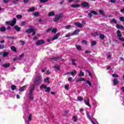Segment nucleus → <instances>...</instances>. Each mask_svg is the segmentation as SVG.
<instances>
[{
    "label": "nucleus",
    "instance_id": "nucleus-1",
    "mask_svg": "<svg viewBox=\"0 0 124 124\" xmlns=\"http://www.w3.org/2000/svg\"><path fill=\"white\" fill-rule=\"evenodd\" d=\"M34 88H35V85L34 84H32L30 87L29 90L28 96L29 99L31 100H32V99H33V90H34Z\"/></svg>",
    "mask_w": 124,
    "mask_h": 124
},
{
    "label": "nucleus",
    "instance_id": "nucleus-2",
    "mask_svg": "<svg viewBox=\"0 0 124 124\" xmlns=\"http://www.w3.org/2000/svg\"><path fill=\"white\" fill-rule=\"evenodd\" d=\"M42 81H43V79L42 78V77L41 76L37 77L34 81L35 85H39L41 83H42Z\"/></svg>",
    "mask_w": 124,
    "mask_h": 124
},
{
    "label": "nucleus",
    "instance_id": "nucleus-3",
    "mask_svg": "<svg viewBox=\"0 0 124 124\" xmlns=\"http://www.w3.org/2000/svg\"><path fill=\"white\" fill-rule=\"evenodd\" d=\"M17 22L16 18H14L13 20L8 21L5 22L6 25H10L12 27L15 26V24Z\"/></svg>",
    "mask_w": 124,
    "mask_h": 124
},
{
    "label": "nucleus",
    "instance_id": "nucleus-4",
    "mask_svg": "<svg viewBox=\"0 0 124 124\" xmlns=\"http://www.w3.org/2000/svg\"><path fill=\"white\" fill-rule=\"evenodd\" d=\"M117 36L118 37V39L119 40H121V41L124 42V38L122 37V32H121V31L118 30L117 31Z\"/></svg>",
    "mask_w": 124,
    "mask_h": 124
},
{
    "label": "nucleus",
    "instance_id": "nucleus-5",
    "mask_svg": "<svg viewBox=\"0 0 124 124\" xmlns=\"http://www.w3.org/2000/svg\"><path fill=\"white\" fill-rule=\"evenodd\" d=\"M62 14L60 13L59 15H56L54 19V22H57L62 18Z\"/></svg>",
    "mask_w": 124,
    "mask_h": 124
},
{
    "label": "nucleus",
    "instance_id": "nucleus-6",
    "mask_svg": "<svg viewBox=\"0 0 124 124\" xmlns=\"http://www.w3.org/2000/svg\"><path fill=\"white\" fill-rule=\"evenodd\" d=\"M27 33H32V35H35V31H34V29H28L27 30H26V31Z\"/></svg>",
    "mask_w": 124,
    "mask_h": 124
},
{
    "label": "nucleus",
    "instance_id": "nucleus-7",
    "mask_svg": "<svg viewBox=\"0 0 124 124\" xmlns=\"http://www.w3.org/2000/svg\"><path fill=\"white\" fill-rule=\"evenodd\" d=\"M81 5L83 7H87V8H90V5L89 4V3H88L87 2H81Z\"/></svg>",
    "mask_w": 124,
    "mask_h": 124
},
{
    "label": "nucleus",
    "instance_id": "nucleus-8",
    "mask_svg": "<svg viewBox=\"0 0 124 124\" xmlns=\"http://www.w3.org/2000/svg\"><path fill=\"white\" fill-rule=\"evenodd\" d=\"M45 43V41L43 40H39L37 41L36 42V44L38 46V45H41L42 44H44Z\"/></svg>",
    "mask_w": 124,
    "mask_h": 124
},
{
    "label": "nucleus",
    "instance_id": "nucleus-9",
    "mask_svg": "<svg viewBox=\"0 0 124 124\" xmlns=\"http://www.w3.org/2000/svg\"><path fill=\"white\" fill-rule=\"evenodd\" d=\"M74 24L75 25V26H77V27H78V28H82L83 27V24H82L79 22H75L74 23Z\"/></svg>",
    "mask_w": 124,
    "mask_h": 124
},
{
    "label": "nucleus",
    "instance_id": "nucleus-10",
    "mask_svg": "<svg viewBox=\"0 0 124 124\" xmlns=\"http://www.w3.org/2000/svg\"><path fill=\"white\" fill-rule=\"evenodd\" d=\"M60 36V33H57L53 38H52V41H54V40H56V39H58L59 38V37Z\"/></svg>",
    "mask_w": 124,
    "mask_h": 124
},
{
    "label": "nucleus",
    "instance_id": "nucleus-11",
    "mask_svg": "<svg viewBox=\"0 0 124 124\" xmlns=\"http://www.w3.org/2000/svg\"><path fill=\"white\" fill-rule=\"evenodd\" d=\"M59 60H62V58L58 57H55L51 59L52 62H56L57 61H59Z\"/></svg>",
    "mask_w": 124,
    "mask_h": 124
},
{
    "label": "nucleus",
    "instance_id": "nucleus-12",
    "mask_svg": "<svg viewBox=\"0 0 124 124\" xmlns=\"http://www.w3.org/2000/svg\"><path fill=\"white\" fill-rule=\"evenodd\" d=\"M83 76H85V73L83 72L82 70L79 71V73L78 75V77H82Z\"/></svg>",
    "mask_w": 124,
    "mask_h": 124
},
{
    "label": "nucleus",
    "instance_id": "nucleus-13",
    "mask_svg": "<svg viewBox=\"0 0 124 124\" xmlns=\"http://www.w3.org/2000/svg\"><path fill=\"white\" fill-rule=\"evenodd\" d=\"M71 7H72L73 8H78V7H80V4H72Z\"/></svg>",
    "mask_w": 124,
    "mask_h": 124
},
{
    "label": "nucleus",
    "instance_id": "nucleus-14",
    "mask_svg": "<svg viewBox=\"0 0 124 124\" xmlns=\"http://www.w3.org/2000/svg\"><path fill=\"white\" fill-rule=\"evenodd\" d=\"M79 31H80V30L77 29L71 34V35H75L77 34L78 32H79Z\"/></svg>",
    "mask_w": 124,
    "mask_h": 124
},
{
    "label": "nucleus",
    "instance_id": "nucleus-15",
    "mask_svg": "<svg viewBox=\"0 0 124 124\" xmlns=\"http://www.w3.org/2000/svg\"><path fill=\"white\" fill-rule=\"evenodd\" d=\"M84 103L86 104V105H87V106H91V105L90 104V99H88L87 100H85Z\"/></svg>",
    "mask_w": 124,
    "mask_h": 124
},
{
    "label": "nucleus",
    "instance_id": "nucleus-16",
    "mask_svg": "<svg viewBox=\"0 0 124 124\" xmlns=\"http://www.w3.org/2000/svg\"><path fill=\"white\" fill-rule=\"evenodd\" d=\"M32 119V116L31 115V114H30L29 115V119L27 121V123H26V124H29V122H31V121Z\"/></svg>",
    "mask_w": 124,
    "mask_h": 124
},
{
    "label": "nucleus",
    "instance_id": "nucleus-17",
    "mask_svg": "<svg viewBox=\"0 0 124 124\" xmlns=\"http://www.w3.org/2000/svg\"><path fill=\"white\" fill-rule=\"evenodd\" d=\"M93 107H94L95 108H96V107H97V102H96L95 100L93 101Z\"/></svg>",
    "mask_w": 124,
    "mask_h": 124
},
{
    "label": "nucleus",
    "instance_id": "nucleus-18",
    "mask_svg": "<svg viewBox=\"0 0 124 124\" xmlns=\"http://www.w3.org/2000/svg\"><path fill=\"white\" fill-rule=\"evenodd\" d=\"M11 49L12 51H13V52H17V48H16V47L13 46H11Z\"/></svg>",
    "mask_w": 124,
    "mask_h": 124
},
{
    "label": "nucleus",
    "instance_id": "nucleus-19",
    "mask_svg": "<svg viewBox=\"0 0 124 124\" xmlns=\"http://www.w3.org/2000/svg\"><path fill=\"white\" fill-rule=\"evenodd\" d=\"M14 29L16 30V31H21V28L18 27L17 26H15L14 27Z\"/></svg>",
    "mask_w": 124,
    "mask_h": 124
},
{
    "label": "nucleus",
    "instance_id": "nucleus-20",
    "mask_svg": "<svg viewBox=\"0 0 124 124\" xmlns=\"http://www.w3.org/2000/svg\"><path fill=\"white\" fill-rule=\"evenodd\" d=\"M9 55V53L8 52H4L3 53V57L4 58H5L6 57H7V56H8Z\"/></svg>",
    "mask_w": 124,
    "mask_h": 124
},
{
    "label": "nucleus",
    "instance_id": "nucleus-21",
    "mask_svg": "<svg viewBox=\"0 0 124 124\" xmlns=\"http://www.w3.org/2000/svg\"><path fill=\"white\" fill-rule=\"evenodd\" d=\"M40 89H47V85H45L44 84H42L41 86L40 87Z\"/></svg>",
    "mask_w": 124,
    "mask_h": 124
},
{
    "label": "nucleus",
    "instance_id": "nucleus-22",
    "mask_svg": "<svg viewBox=\"0 0 124 124\" xmlns=\"http://www.w3.org/2000/svg\"><path fill=\"white\" fill-rule=\"evenodd\" d=\"M71 74L72 76H73V77H74L75 75L77 74V71H74L71 72Z\"/></svg>",
    "mask_w": 124,
    "mask_h": 124
},
{
    "label": "nucleus",
    "instance_id": "nucleus-23",
    "mask_svg": "<svg viewBox=\"0 0 124 124\" xmlns=\"http://www.w3.org/2000/svg\"><path fill=\"white\" fill-rule=\"evenodd\" d=\"M0 30L2 32L5 31L6 30V28H5V27L3 26L0 28Z\"/></svg>",
    "mask_w": 124,
    "mask_h": 124
},
{
    "label": "nucleus",
    "instance_id": "nucleus-24",
    "mask_svg": "<svg viewBox=\"0 0 124 124\" xmlns=\"http://www.w3.org/2000/svg\"><path fill=\"white\" fill-rule=\"evenodd\" d=\"M119 81H118V80L117 79V78H114L113 80V84L114 85V86H116V85H117V84H118V82Z\"/></svg>",
    "mask_w": 124,
    "mask_h": 124
},
{
    "label": "nucleus",
    "instance_id": "nucleus-25",
    "mask_svg": "<svg viewBox=\"0 0 124 124\" xmlns=\"http://www.w3.org/2000/svg\"><path fill=\"white\" fill-rule=\"evenodd\" d=\"M49 80V78H46L44 81L45 83H50V81Z\"/></svg>",
    "mask_w": 124,
    "mask_h": 124
},
{
    "label": "nucleus",
    "instance_id": "nucleus-26",
    "mask_svg": "<svg viewBox=\"0 0 124 124\" xmlns=\"http://www.w3.org/2000/svg\"><path fill=\"white\" fill-rule=\"evenodd\" d=\"M25 88H26V86H22L19 89V92H24V90H25Z\"/></svg>",
    "mask_w": 124,
    "mask_h": 124
},
{
    "label": "nucleus",
    "instance_id": "nucleus-27",
    "mask_svg": "<svg viewBox=\"0 0 124 124\" xmlns=\"http://www.w3.org/2000/svg\"><path fill=\"white\" fill-rule=\"evenodd\" d=\"M3 67H9V66H10V63H5V64H4L3 65Z\"/></svg>",
    "mask_w": 124,
    "mask_h": 124
},
{
    "label": "nucleus",
    "instance_id": "nucleus-28",
    "mask_svg": "<svg viewBox=\"0 0 124 124\" xmlns=\"http://www.w3.org/2000/svg\"><path fill=\"white\" fill-rule=\"evenodd\" d=\"M55 16V12H49L48 13V16Z\"/></svg>",
    "mask_w": 124,
    "mask_h": 124
},
{
    "label": "nucleus",
    "instance_id": "nucleus-29",
    "mask_svg": "<svg viewBox=\"0 0 124 124\" xmlns=\"http://www.w3.org/2000/svg\"><path fill=\"white\" fill-rule=\"evenodd\" d=\"M99 36L101 39H104V37H105V36L103 34H99Z\"/></svg>",
    "mask_w": 124,
    "mask_h": 124
},
{
    "label": "nucleus",
    "instance_id": "nucleus-30",
    "mask_svg": "<svg viewBox=\"0 0 124 124\" xmlns=\"http://www.w3.org/2000/svg\"><path fill=\"white\" fill-rule=\"evenodd\" d=\"M117 28L119 30H122V29H124V26H122L120 25H117Z\"/></svg>",
    "mask_w": 124,
    "mask_h": 124
},
{
    "label": "nucleus",
    "instance_id": "nucleus-31",
    "mask_svg": "<svg viewBox=\"0 0 124 124\" xmlns=\"http://www.w3.org/2000/svg\"><path fill=\"white\" fill-rule=\"evenodd\" d=\"M99 12L100 14H101V15H103V16H105V15L104 14V12L103 10H99Z\"/></svg>",
    "mask_w": 124,
    "mask_h": 124
},
{
    "label": "nucleus",
    "instance_id": "nucleus-32",
    "mask_svg": "<svg viewBox=\"0 0 124 124\" xmlns=\"http://www.w3.org/2000/svg\"><path fill=\"white\" fill-rule=\"evenodd\" d=\"M46 90L45 91L46 93H49V92L51 91V88H50V87H46Z\"/></svg>",
    "mask_w": 124,
    "mask_h": 124
},
{
    "label": "nucleus",
    "instance_id": "nucleus-33",
    "mask_svg": "<svg viewBox=\"0 0 124 124\" xmlns=\"http://www.w3.org/2000/svg\"><path fill=\"white\" fill-rule=\"evenodd\" d=\"M54 68L56 69H57V70H60V66H59L58 65H55L54 66Z\"/></svg>",
    "mask_w": 124,
    "mask_h": 124
},
{
    "label": "nucleus",
    "instance_id": "nucleus-34",
    "mask_svg": "<svg viewBox=\"0 0 124 124\" xmlns=\"http://www.w3.org/2000/svg\"><path fill=\"white\" fill-rule=\"evenodd\" d=\"M16 86L14 85H12L11 86V89L13 91H14V90H16Z\"/></svg>",
    "mask_w": 124,
    "mask_h": 124
},
{
    "label": "nucleus",
    "instance_id": "nucleus-35",
    "mask_svg": "<svg viewBox=\"0 0 124 124\" xmlns=\"http://www.w3.org/2000/svg\"><path fill=\"white\" fill-rule=\"evenodd\" d=\"M76 47L78 49V50H82V48H81V46H80L76 45Z\"/></svg>",
    "mask_w": 124,
    "mask_h": 124
},
{
    "label": "nucleus",
    "instance_id": "nucleus-36",
    "mask_svg": "<svg viewBox=\"0 0 124 124\" xmlns=\"http://www.w3.org/2000/svg\"><path fill=\"white\" fill-rule=\"evenodd\" d=\"M38 15H39V13H38V12H35L33 13L34 16H36V17H37V16H38Z\"/></svg>",
    "mask_w": 124,
    "mask_h": 124
},
{
    "label": "nucleus",
    "instance_id": "nucleus-37",
    "mask_svg": "<svg viewBox=\"0 0 124 124\" xmlns=\"http://www.w3.org/2000/svg\"><path fill=\"white\" fill-rule=\"evenodd\" d=\"M22 16L21 15H18L16 16V18L17 19H22Z\"/></svg>",
    "mask_w": 124,
    "mask_h": 124
},
{
    "label": "nucleus",
    "instance_id": "nucleus-38",
    "mask_svg": "<svg viewBox=\"0 0 124 124\" xmlns=\"http://www.w3.org/2000/svg\"><path fill=\"white\" fill-rule=\"evenodd\" d=\"M77 99L78 101H82L84 100V99L82 97H78Z\"/></svg>",
    "mask_w": 124,
    "mask_h": 124
},
{
    "label": "nucleus",
    "instance_id": "nucleus-39",
    "mask_svg": "<svg viewBox=\"0 0 124 124\" xmlns=\"http://www.w3.org/2000/svg\"><path fill=\"white\" fill-rule=\"evenodd\" d=\"M75 62H76V60L75 59H72V62L73 65H76V63H75Z\"/></svg>",
    "mask_w": 124,
    "mask_h": 124
},
{
    "label": "nucleus",
    "instance_id": "nucleus-40",
    "mask_svg": "<svg viewBox=\"0 0 124 124\" xmlns=\"http://www.w3.org/2000/svg\"><path fill=\"white\" fill-rule=\"evenodd\" d=\"M109 2H111V3H116L117 2V0H110Z\"/></svg>",
    "mask_w": 124,
    "mask_h": 124
},
{
    "label": "nucleus",
    "instance_id": "nucleus-41",
    "mask_svg": "<svg viewBox=\"0 0 124 124\" xmlns=\"http://www.w3.org/2000/svg\"><path fill=\"white\" fill-rule=\"evenodd\" d=\"M86 83L88 84L90 86V87H92V83H91V81H90V80H87Z\"/></svg>",
    "mask_w": 124,
    "mask_h": 124
},
{
    "label": "nucleus",
    "instance_id": "nucleus-42",
    "mask_svg": "<svg viewBox=\"0 0 124 124\" xmlns=\"http://www.w3.org/2000/svg\"><path fill=\"white\" fill-rule=\"evenodd\" d=\"M29 12H32V11H34V7H32L29 10Z\"/></svg>",
    "mask_w": 124,
    "mask_h": 124
},
{
    "label": "nucleus",
    "instance_id": "nucleus-43",
    "mask_svg": "<svg viewBox=\"0 0 124 124\" xmlns=\"http://www.w3.org/2000/svg\"><path fill=\"white\" fill-rule=\"evenodd\" d=\"M119 20L121 21V22H124V17L121 16L119 17Z\"/></svg>",
    "mask_w": 124,
    "mask_h": 124
},
{
    "label": "nucleus",
    "instance_id": "nucleus-44",
    "mask_svg": "<svg viewBox=\"0 0 124 124\" xmlns=\"http://www.w3.org/2000/svg\"><path fill=\"white\" fill-rule=\"evenodd\" d=\"M19 0H14L13 2L14 4H16V3H17Z\"/></svg>",
    "mask_w": 124,
    "mask_h": 124
},
{
    "label": "nucleus",
    "instance_id": "nucleus-45",
    "mask_svg": "<svg viewBox=\"0 0 124 124\" xmlns=\"http://www.w3.org/2000/svg\"><path fill=\"white\" fill-rule=\"evenodd\" d=\"M71 28V25H67L65 26V29L66 30H69Z\"/></svg>",
    "mask_w": 124,
    "mask_h": 124
},
{
    "label": "nucleus",
    "instance_id": "nucleus-46",
    "mask_svg": "<svg viewBox=\"0 0 124 124\" xmlns=\"http://www.w3.org/2000/svg\"><path fill=\"white\" fill-rule=\"evenodd\" d=\"M56 32H57V29H56V28H54L52 30V32L53 33H56Z\"/></svg>",
    "mask_w": 124,
    "mask_h": 124
},
{
    "label": "nucleus",
    "instance_id": "nucleus-47",
    "mask_svg": "<svg viewBox=\"0 0 124 124\" xmlns=\"http://www.w3.org/2000/svg\"><path fill=\"white\" fill-rule=\"evenodd\" d=\"M91 13L94 14V15H97V13L95 12L94 11H91Z\"/></svg>",
    "mask_w": 124,
    "mask_h": 124
},
{
    "label": "nucleus",
    "instance_id": "nucleus-48",
    "mask_svg": "<svg viewBox=\"0 0 124 124\" xmlns=\"http://www.w3.org/2000/svg\"><path fill=\"white\" fill-rule=\"evenodd\" d=\"M5 48V46L3 45H0V49H4Z\"/></svg>",
    "mask_w": 124,
    "mask_h": 124
},
{
    "label": "nucleus",
    "instance_id": "nucleus-49",
    "mask_svg": "<svg viewBox=\"0 0 124 124\" xmlns=\"http://www.w3.org/2000/svg\"><path fill=\"white\" fill-rule=\"evenodd\" d=\"M112 77H114L115 78L119 77V75L117 74H112Z\"/></svg>",
    "mask_w": 124,
    "mask_h": 124
},
{
    "label": "nucleus",
    "instance_id": "nucleus-50",
    "mask_svg": "<svg viewBox=\"0 0 124 124\" xmlns=\"http://www.w3.org/2000/svg\"><path fill=\"white\" fill-rule=\"evenodd\" d=\"M78 80H79V82L81 81H86L85 78H80Z\"/></svg>",
    "mask_w": 124,
    "mask_h": 124
},
{
    "label": "nucleus",
    "instance_id": "nucleus-51",
    "mask_svg": "<svg viewBox=\"0 0 124 124\" xmlns=\"http://www.w3.org/2000/svg\"><path fill=\"white\" fill-rule=\"evenodd\" d=\"M96 45V42L93 41L92 42V45L94 46Z\"/></svg>",
    "mask_w": 124,
    "mask_h": 124
},
{
    "label": "nucleus",
    "instance_id": "nucleus-52",
    "mask_svg": "<svg viewBox=\"0 0 124 124\" xmlns=\"http://www.w3.org/2000/svg\"><path fill=\"white\" fill-rule=\"evenodd\" d=\"M70 36H71V34H70V33H69L65 35V37H69Z\"/></svg>",
    "mask_w": 124,
    "mask_h": 124
},
{
    "label": "nucleus",
    "instance_id": "nucleus-53",
    "mask_svg": "<svg viewBox=\"0 0 124 124\" xmlns=\"http://www.w3.org/2000/svg\"><path fill=\"white\" fill-rule=\"evenodd\" d=\"M40 2H46V1H48V0H40Z\"/></svg>",
    "mask_w": 124,
    "mask_h": 124
},
{
    "label": "nucleus",
    "instance_id": "nucleus-54",
    "mask_svg": "<svg viewBox=\"0 0 124 124\" xmlns=\"http://www.w3.org/2000/svg\"><path fill=\"white\" fill-rule=\"evenodd\" d=\"M112 22H113V23H114V24H117V20H116V19H112Z\"/></svg>",
    "mask_w": 124,
    "mask_h": 124
},
{
    "label": "nucleus",
    "instance_id": "nucleus-55",
    "mask_svg": "<svg viewBox=\"0 0 124 124\" xmlns=\"http://www.w3.org/2000/svg\"><path fill=\"white\" fill-rule=\"evenodd\" d=\"M73 119H74V122H77V118H76V116H73Z\"/></svg>",
    "mask_w": 124,
    "mask_h": 124
},
{
    "label": "nucleus",
    "instance_id": "nucleus-56",
    "mask_svg": "<svg viewBox=\"0 0 124 124\" xmlns=\"http://www.w3.org/2000/svg\"><path fill=\"white\" fill-rule=\"evenodd\" d=\"M87 118L89 119V120H91V116L90 115V114H89V113H87Z\"/></svg>",
    "mask_w": 124,
    "mask_h": 124
},
{
    "label": "nucleus",
    "instance_id": "nucleus-57",
    "mask_svg": "<svg viewBox=\"0 0 124 124\" xmlns=\"http://www.w3.org/2000/svg\"><path fill=\"white\" fill-rule=\"evenodd\" d=\"M7 38L10 39H15L16 38L14 37H7Z\"/></svg>",
    "mask_w": 124,
    "mask_h": 124
},
{
    "label": "nucleus",
    "instance_id": "nucleus-58",
    "mask_svg": "<svg viewBox=\"0 0 124 124\" xmlns=\"http://www.w3.org/2000/svg\"><path fill=\"white\" fill-rule=\"evenodd\" d=\"M3 1H4L5 3H8V2H9V0H3Z\"/></svg>",
    "mask_w": 124,
    "mask_h": 124
},
{
    "label": "nucleus",
    "instance_id": "nucleus-59",
    "mask_svg": "<svg viewBox=\"0 0 124 124\" xmlns=\"http://www.w3.org/2000/svg\"><path fill=\"white\" fill-rule=\"evenodd\" d=\"M85 54H90L91 53V51H90L89 50H86L85 52Z\"/></svg>",
    "mask_w": 124,
    "mask_h": 124
},
{
    "label": "nucleus",
    "instance_id": "nucleus-60",
    "mask_svg": "<svg viewBox=\"0 0 124 124\" xmlns=\"http://www.w3.org/2000/svg\"><path fill=\"white\" fill-rule=\"evenodd\" d=\"M82 43L83 44H87V41H86V40H83V41H82Z\"/></svg>",
    "mask_w": 124,
    "mask_h": 124
},
{
    "label": "nucleus",
    "instance_id": "nucleus-61",
    "mask_svg": "<svg viewBox=\"0 0 124 124\" xmlns=\"http://www.w3.org/2000/svg\"><path fill=\"white\" fill-rule=\"evenodd\" d=\"M88 16L89 17H90V18H91V17L93 16V15H92V13H89L88 14Z\"/></svg>",
    "mask_w": 124,
    "mask_h": 124
},
{
    "label": "nucleus",
    "instance_id": "nucleus-62",
    "mask_svg": "<svg viewBox=\"0 0 124 124\" xmlns=\"http://www.w3.org/2000/svg\"><path fill=\"white\" fill-rule=\"evenodd\" d=\"M52 31V28H51L48 29L46 31V32H49V31Z\"/></svg>",
    "mask_w": 124,
    "mask_h": 124
},
{
    "label": "nucleus",
    "instance_id": "nucleus-63",
    "mask_svg": "<svg viewBox=\"0 0 124 124\" xmlns=\"http://www.w3.org/2000/svg\"><path fill=\"white\" fill-rule=\"evenodd\" d=\"M21 25H22V26H25V25H26V22L23 21V22L21 23Z\"/></svg>",
    "mask_w": 124,
    "mask_h": 124
},
{
    "label": "nucleus",
    "instance_id": "nucleus-64",
    "mask_svg": "<svg viewBox=\"0 0 124 124\" xmlns=\"http://www.w3.org/2000/svg\"><path fill=\"white\" fill-rule=\"evenodd\" d=\"M65 89H66V90H68V86L65 85Z\"/></svg>",
    "mask_w": 124,
    "mask_h": 124
}]
</instances>
